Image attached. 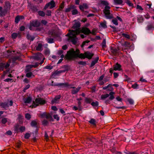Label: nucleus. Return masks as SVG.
Segmentation results:
<instances>
[{"label":"nucleus","mask_w":154,"mask_h":154,"mask_svg":"<svg viewBox=\"0 0 154 154\" xmlns=\"http://www.w3.org/2000/svg\"><path fill=\"white\" fill-rule=\"evenodd\" d=\"M93 55V54L92 53L89 52H85L84 54H79V50L77 49L75 51L72 49L67 52L66 57L68 60H72L77 57L82 58H85L86 57L90 59L92 58Z\"/></svg>","instance_id":"1"},{"label":"nucleus","mask_w":154,"mask_h":154,"mask_svg":"<svg viewBox=\"0 0 154 154\" xmlns=\"http://www.w3.org/2000/svg\"><path fill=\"white\" fill-rule=\"evenodd\" d=\"M80 32V30L78 29H76L75 30H69V32L66 35V36L68 37L67 41L75 45L78 40L76 35L79 34Z\"/></svg>","instance_id":"2"},{"label":"nucleus","mask_w":154,"mask_h":154,"mask_svg":"<svg viewBox=\"0 0 154 154\" xmlns=\"http://www.w3.org/2000/svg\"><path fill=\"white\" fill-rule=\"evenodd\" d=\"M101 3L105 5L104 9L103 10V13L107 19H110L112 18V15L110 14L109 9L110 7L108 6L109 3L106 1L102 0Z\"/></svg>","instance_id":"3"},{"label":"nucleus","mask_w":154,"mask_h":154,"mask_svg":"<svg viewBox=\"0 0 154 154\" xmlns=\"http://www.w3.org/2000/svg\"><path fill=\"white\" fill-rule=\"evenodd\" d=\"M45 103V100L41 98H36L35 100L33 101L32 106L34 107H35L39 105L44 104Z\"/></svg>","instance_id":"4"},{"label":"nucleus","mask_w":154,"mask_h":154,"mask_svg":"<svg viewBox=\"0 0 154 154\" xmlns=\"http://www.w3.org/2000/svg\"><path fill=\"white\" fill-rule=\"evenodd\" d=\"M55 6V2L54 0H52L45 5L44 9H46L48 8H49L50 9H52Z\"/></svg>","instance_id":"5"},{"label":"nucleus","mask_w":154,"mask_h":154,"mask_svg":"<svg viewBox=\"0 0 154 154\" xmlns=\"http://www.w3.org/2000/svg\"><path fill=\"white\" fill-rule=\"evenodd\" d=\"M121 65L119 64L118 63H117L113 66V69L111 68L110 69L109 72L110 73H112L113 71L114 70L115 71L118 70L120 71L121 70Z\"/></svg>","instance_id":"6"},{"label":"nucleus","mask_w":154,"mask_h":154,"mask_svg":"<svg viewBox=\"0 0 154 154\" xmlns=\"http://www.w3.org/2000/svg\"><path fill=\"white\" fill-rule=\"evenodd\" d=\"M40 24V23L37 20H35L31 22L30 26L29 27V29L30 30H32V27H38L39 26Z\"/></svg>","instance_id":"7"},{"label":"nucleus","mask_w":154,"mask_h":154,"mask_svg":"<svg viewBox=\"0 0 154 154\" xmlns=\"http://www.w3.org/2000/svg\"><path fill=\"white\" fill-rule=\"evenodd\" d=\"M41 117L42 118H45L48 119H50L51 120H52V116L49 113H47L46 112H44L40 115Z\"/></svg>","instance_id":"8"},{"label":"nucleus","mask_w":154,"mask_h":154,"mask_svg":"<svg viewBox=\"0 0 154 154\" xmlns=\"http://www.w3.org/2000/svg\"><path fill=\"white\" fill-rule=\"evenodd\" d=\"M13 101L12 100H10L9 101V104H8V103H2L1 104V106L2 107L4 108L5 109L9 107V106H11L13 105Z\"/></svg>","instance_id":"9"},{"label":"nucleus","mask_w":154,"mask_h":154,"mask_svg":"<svg viewBox=\"0 0 154 154\" xmlns=\"http://www.w3.org/2000/svg\"><path fill=\"white\" fill-rule=\"evenodd\" d=\"M38 63H36L35 65H28L26 66L25 70L26 72H28L29 71L30 69L32 67H36L38 66Z\"/></svg>","instance_id":"10"},{"label":"nucleus","mask_w":154,"mask_h":154,"mask_svg":"<svg viewBox=\"0 0 154 154\" xmlns=\"http://www.w3.org/2000/svg\"><path fill=\"white\" fill-rule=\"evenodd\" d=\"M81 31L84 34L87 35L91 33L89 29L87 28L83 27L81 30Z\"/></svg>","instance_id":"11"},{"label":"nucleus","mask_w":154,"mask_h":154,"mask_svg":"<svg viewBox=\"0 0 154 154\" xmlns=\"http://www.w3.org/2000/svg\"><path fill=\"white\" fill-rule=\"evenodd\" d=\"M60 95L56 96L53 99L51 100V103L52 104H53L54 103H58L59 101V100L60 99Z\"/></svg>","instance_id":"12"},{"label":"nucleus","mask_w":154,"mask_h":154,"mask_svg":"<svg viewBox=\"0 0 154 154\" xmlns=\"http://www.w3.org/2000/svg\"><path fill=\"white\" fill-rule=\"evenodd\" d=\"M88 8V5L86 3H84L82 5H80L79 6V9L82 11H84L85 9H87Z\"/></svg>","instance_id":"13"},{"label":"nucleus","mask_w":154,"mask_h":154,"mask_svg":"<svg viewBox=\"0 0 154 154\" xmlns=\"http://www.w3.org/2000/svg\"><path fill=\"white\" fill-rule=\"evenodd\" d=\"M81 88V87L79 86L77 88H74L71 90V93L72 94H75L77 93Z\"/></svg>","instance_id":"14"},{"label":"nucleus","mask_w":154,"mask_h":154,"mask_svg":"<svg viewBox=\"0 0 154 154\" xmlns=\"http://www.w3.org/2000/svg\"><path fill=\"white\" fill-rule=\"evenodd\" d=\"M43 55L41 53H38L34 56V59L38 60L41 59Z\"/></svg>","instance_id":"15"},{"label":"nucleus","mask_w":154,"mask_h":154,"mask_svg":"<svg viewBox=\"0 0 154 154\" xmlns=\"http://www.w3.org/2000/svg\"><path fill=\"white\" fill-rule=\"evenodd\" d=\"M122 45V46L125 48L124 49H123L122 50L126 52V48H128L130 46V44L128 42H125Z\"/></svg>","instance_id":"16"},{"label":"nucleus","mask_w":154,"mask_h":154,"mask_svg":"<svg viewBox=\"0 0 154 154\" xmlns=\"http://www.w3.org/2000/svg\"><path fill=\"white\" fill-rule=\"evenodd\" d=\"M75 8V7L73 5H71L68 6L67 8L65 9V12H68L70 11H72L73 9H74Z\"/></svg>","instance_id":"17"},{"label":"nucleus","mask_w":154,"mask_h":154,"mask_svg":"<svg viewBox=\"0 0 154 154\" xmlns=\"http://www.w3.org/2000/svg\"><path fill=\"white\" fill-rule=\"evenodd\" d=\"M137 22L139 23H141L143 22L144 19L141 15H138L137 16Z\"/></svg>","instance_id":"18"},{"label":"nucleus","mask_w":154,"mask_h":154,"mask_svg":"<svg viewBox=\"0 0 154 154\" xmlns=\"http://www.w3.org/2000/svg\"><path fill=\"white\" fill-rule=\"evenodd\" d=\"M24 17L23 16H17L15 18V22L16 23H18L19 21L22 19H23Z\"/></svg>","instance_id":"19"},{"label":"nucleus","mask_w":154,"mask_h":154,"mask_svg":"<svg viewBox=\"0 0 154 154\" xmlns=\"http://www.w3.org/2000/svg\"><path fill=\"white\" fill-rule=\"evenodd\" d=\"M109 96L108 94H102L100 96V99L102 100H104Z\"/></svg>","instance_id":"20"},{"label":"nucleus","mask_w":154,"mask_h":154,"mask_svg":"<svg viewBox=\"0 0 154 154\" xmlns=\"http://www.w3.org/2000/svg\"><path fill=\"white\" fill-rule=\"evenodd\" d=\"M99 59L98 57H97L93 61H92L91 64V66L92 67L97 63Z\"/></svg>","instance_id":"21"},{"label":"nucleus","mask_w":154,"mask_h":154,"mask_svg":"<svg viewBox=\"0 0 154 154\" xmlns=\"http://www.w3.org/2000/svg\"><path fill=\"white\" fill-rule=\"evenodd\" d=\"M63 72L62 71H56L52 75L53 78H55L56 76L58 75L60 73Z\"/></svg>","instance_id":"22"},{"label":"nucleus","mask_w":154,"mask_h":154,"mask_svg":"<svg viewBox=\"0 0 154 154\" xmlns=\"http://www.w3.org/2000/svg\"><path fill=\"white\" fill-rule=\"evenodd\" d=\"M115 94V93L113 92H111L109 93V95H110V96L109 97V99L110 100H112L115 98V97L113 95V94Z\"/></svg>","instance_id":"23"},{"label":"nucleus","mask_w":154,"mask_h":154,"mask_svg":"<svg viewBox=\"0 0 154 154\" xmlns=\"http://www.w3.org/2000/svg\"><path fill=\"white\" fill-rule=\"evenodd\" d=\"M67 84L66 83H59L56 84L55 85H54V86H62L64 87H65V85H67ZM52 85H53L52 84Z\"/></svg>","instance_id":"24"},{"label":"nucleus","mask_w":154,"mask_h":154,"mask_svg":"<svg viewBox=\"0 0 154 154\" xmlns=\"http://www.w3.org/2000/svg\"><path fill=\"white\" fill-rule=\"evenodd\" d=\"M111 52L114 55H116L118 52L119 49L116 48H112L111 49Z\"/></svg>","instance_id":"25"},{"label":"nucleus","mask_w":154,"mask_h":154,"mask_svg":"<svg viewBox=\"0 0 154 154\" xmlns=\"http://www.w3.org/2000/svg\"><path fill=\"white\" fill-rule=\"evenodd\" d=\"M80 26V23L79 22H77L75 23L73 26V27L74 28H79Z\"/></svg>","instance_id":"26"},{"label":"nucleus","mask_w":154,"mask_h":154,"mask_svg":"<svg viewBox=\"0 0 154 154\" xmlns=\"http://www.w3.org/2000/svg\"><path fill=\"white\" fill-rule=\"evenodd\" d=\"M98 102L97 101L95 102H92L91 103V105L93 106L97 107L98 106Z\"/></svg>","instance_id":"27"},{"label":"nucleus","mask_w":154,"mask_h":154,"mask_svg":"<svg viewBox=\"0 0 154 154\" xmlns=\"http://www.w3.org/2000/svg\"><path fill=\"white\" fill-rule=\"evenodd\" d=\"M122 35L123 37H125V38L129 39L130 38V36L129 34L126 33H123L122 34Z\"/></svg>","instance_id":"28"},{"label":"nucleus","mask_w":154,"mask_h":154,"mask_svg":"<svg viewBox=\"0 0 154 154\" xmlns=\"http://www.w3.org/2000/svg\"><path fill=\"white\" fill-rule=\"evenodd\" d=\"M31 101V98L30 97H28L24 100V102L25 103H29Z\"/></svg>","instance_id":"29"},{"label":"nucleus","mask_w":154,"mask_h":154,"mask_svg":"<svg viewBox=\"0 0 154 154\" xmlns=\"http://www.w3.org/2000/svg\"><path fill=\"white\" fill-rule=\"evenodd\" d=\"M42 45L41 44H38L36 47V49L37 51H41L42 50Z\"/></svg>","instance_id":"30"},{"label":"nucleus","mask_w":154,"mask_h":154,"mask_svg":"<svg viewBox=\"0 0 154 154\" xmlns=\"http://www.w3.org/2000/svg\"><path fill=\"white\" fill-rule=\"evenodd\" d=\"M26 76L28 78H30L32 76L34 77V75L32 74V72H30L26 74Z\"/></svg>","instance_id":"31"},{"label":"nucleus","mask_w":154,"mask_h":154,"mask_svg":"<svg viewBox=\"0 0 154 154\" xmlns=\"http://www.w3.org/2000/svg\"><path fill=\"white\" fill-rule=\"evenodd\" d=\"M72 15H74L77 14L78 13V11L75 8L72 11Z\"/></svg>","instance_id":"32"},{"label":"nucleus","mask_w":154,"mask_h":154,"mask_svg":"<svg viewBox=\"0 0 154 154\" xmlns=\"http://www.w3.org/2000/svg\"><path fill=\"white\" fill-rule=\"evenodd\" d=\"M66 83L67 84V85H65V87H67L69 88H74L75 87H74L73 85L71 84H69L67 83Z\"/></svg>","instance_id":"33"},{"label":"nucleus","mask_w":154,"mask_h":154,"mask_svg":"<svg viewBox=\"0 0 154 154\" xmlns=\"http://www.w3.org/2000/svg\"><path fill=\"white\" fill-rule=\"evenodd\" d=\"M114 2L117 4H122L123 1L122 0H114Z\"/></svg>","instance_id":"34"},{"label":"nucleus","mask_w":154,"mask_h":154,"mask_svg":"<svg viewBox=\"0 0 154 154\" xmlns=\"http://www.w3.org/2000/svg\"><path fill=\"white\" fill-rule=\"evenodd\" d=\"M38 13L40 16L43 17L45 15V13L42 11H39L38 12Z\"/></svg>","instance_id":"35"},{"label":"nucleus","mask_w":154,"mask_h":154,"mask_svg":"<svg viewBox=\"0 0 154 154\" xmlns=\"http://www.w3.org/2000/svg\"><path fill=\"white\" fill-rule=\"evenodd\" d=\"M25 118L28 120L30 119L31 117L29 113H26L25 114Z\"/></svg>","instance_id":"36"},{"label":"nucleus","mask_w":154,"mask_h":154,"mask_svg":"<svg viewBox=\"0 0 154 154\" xmlns=\"http://www.w3.org/2000/svg\"><path fill=\"white\" fill-rule=\"evenodd\" d=\"M139 85L136 83L132 85V87L134 89H137L138 88Z\"/></svg>","instance_id":"37"},{"label":"nucleus","mask_w":154,"mask_h":154,"mask_svg":"<svg viewBox=\"0 0 154 154\" xmlns=\"http://www.w3.org/2000/svg\"><path fill=\"white\" fill-rule=\"evenodd\" d=\"M128 101L131 104H133L134 103L133 100L129 98L128 99Z\"/></svg>","instance_id":"38"},{"label":"nucleus","mask_w":154,"mask_h":154,"mask_svg":"<svg viewBox=\"0 0 154 154\" xmlns=\"http://www.w3.org/2000/svg\"><path fill=\"white\" fill-rule=\"evenodd\" d=\"M48 42L49 43H51L54 42V39L52 38H49L47 39Z\"/></svg>","instance_id":"39"},{"label":"nucleus","mask_w":154,"mask_h":154,"mask_svg":"<svg viewBox=\"0 0 154 154\" xmlns=\"http://www.w3.org/2000/svg\"><path fill=\"white\" fill-rule=\"evenodd\" d=\"M100 26L103 28H106L107 27V26L106 24V23L105 22L102 23H100Z\"/></svg>","instance_id":"40"},{"label":"nucleus","mask_w":154,"mask_h":154,"mask_svg":"<svg viewBox=\"0 0 154 154\" xmlns=\"http://www.w3.org/2000/svg\"><path fill=\"white\" fill-rule=\"evenodd\" d=\"M112 22L113 23L116 25H118V23L117 19H113L112 20Z\"/></svg>","instance_id":"41"},{"label":"nucleus","mask_w":154,"mask_h":154,"mask_svg":"<svg viewBox=\"0 0 154 154\" xmlns=\"http://www.w3.org/2000/svg\"><path fill=\"white\" fill-rule=\"evenodd\" d=\"M17 36V34L16 33H13L11 35L12 37L14 39Z\"/></svg>","instance_id":"42"},{"label":"nucleus","mask_w":154,"mask_h":154,"mask_svg":"<svg viewBox=\"0 0 154 154\" xmlns=\"http://www.w3.org/2000/svg\"><path fill=\"white\" fill-rule=\"evenodd\" d=\"M85 100L86 102L88 103H90L92 101V100L88 98H86L85 99Z\"/></svg>","instance_id":"43"},{"label":"nucleus","mask_w":154,"mask_h":154,"mask_svg":"<svg viewBox=\"0 0 154 154\" xmlns=\"http://www.w3.org/2000/svg\"><path fill=\"white\" fill-rule=\"evenodd\" d=\"M101 46L103 48H104L106 47V41L105 39H104L103 41L102 44Z\"/></svg>","instance_id":"44"},{"label":"nucleus","mask_w":154,"mask_h":154,"mask_svg":"<svg viewBox=\"0 0 154 154\" xmlns=\"http://www.w3.org/2000/svg\"><path fill=\"white\" fill-rule=\"evenodd\" d=\"M90 42V41H84L82 43V44L81 45V47L82 48H83L84 46H85L86 45V43H88Z\"/></svg>","instance_id":"45"},{"label":"nucleus","mask_w":154,"mask_h":154,"mask_svg":"<svg viewBox=\"0 0 154 154\" xmlns=\"http://www.w3.org/2000/svg\"><path fill=\"white\" fill-rule=\"evenodd\" d=\"M37 124V122L35 121H33L31 122V125L32 126H35Z\"/></svg>","instance_id":"46"},{"label":"nucleus","mask_w":154,"mask_h":154,"mask_svg":"<svg viewBox=\"0 0 154 154\" xmlns=\"http://www.w3.org/2000/svg\"><path fill=\"white\" fill-rule=\"evenodd\" d=\"M45 54L46 55H49L50 53V51L49 49H46L45 51Z\"/></svg>","instance_id":"47"},{"label":"nucleus","mask_w":154,"mask_h":154,"mask_svg":"<svg viewBox=\"0 0 154 154\" xmlns=\"http://www.w3.org/2000/svg\"><path fill=\"white\" fill-rule=\"evenodd\" d=\"M89 122L94 125H95V119H91L90 121Z\"/></svg>","instance_id":"48"},{"label":"nucleus","mask_w":154,"mask_h":154,"mask_svg":"<svg viewBox=\"0 0 154 154\" xmlns=\"http://www.w3.org/2000/svg\"><path fill=\"white\" fill-rule=\"evenodd\" d=\"M48 121L46 120H44L42 122V124L44 125H46L48 124Z\"/></svg>","instance_id":"49"},{"label":"nucleus","mask_w":154,"mask_h":154,"mask_svg":"<svg viewBox=\"0 0 154 154\" xmlns=\"http://www.w3.org/2000/svg\"><path fill=\"white\" fill-rule=\"evenodd\" d=\"M30 135L29 133H26L24 137L26 139H28L30 137Z\"/></svg>","instance_id":"50"},{"label":"nucleus","mask_w":154,"mask_h":154,"mask_svg":"<svg viewBox=\"0 0 154 154\" xmlns=\"http://www.w3.org/2000/svg\"><path fill=\"white\" fill-rule=\"evenodd\" d=\"M7 119L5 118L3 119L2 120V123L4 124H5V123H6V122H7Z\"/></svg>","instance_id":"51"},{"label":"nucleus","mask_w":154,"mask_h":154,"mask_svg":"<svg viewBox=\"0 0 154 154\" xmlns=\"http://www.w3.org/2000/svg\"><path fill=\"white\" fill-rule=\"evenodd\" d=\"M116 99L117 101L121 102V104H122V98H120L119 97H116Z\"/></svg>","instance_id":"52"},{"label":"nucleus","mask_w":154,"mask_h":154,"mask_svg":"<svg viewBox=\"0 0 154 154\" xmlns=\"http://www.w3.org/2000/svg\"><path fill=\"white\" fill-rule=\"evenodd\" d=\"M54 119H56L57 121H58L60 119L59 117L57 115H55L53 116Z\"/></svg>","instance_id":"53"},{"label":"nucleus","mask_w":154,"mask_h":154,"mask_svg":"<svg viewBox=\"0 0 154 154\" xmlns=\"http://www.w3.org/2000/svg\"><path fill=\"white\" fill-rule=\"evenodd\" d=\"M52 68V66H47L45 67V68L50 70Z\"/></svg>","instance_id":"54"},{"label":"nucleus","mask_w":154,"mask_h":154,"mask_svg":"<svg viewBox=\"0 0 154 154\" xmlns=\"http://www.w3.org/2000/svg\"><path fill=\"white\" fill-rule=\"evenodd\" d=\"M51 11L49 10L47 11L46 15L48 16H50L51 15Z\"/></svg>","instance_id":"55"},{"label":"nucleus","mask_w":154,"mask_h":154,"mask_svg":"<svg viewBox=\"0 0 154 154\" xmlns=\"http://www.w3.org/2000/svg\"><path fill=\"white\" fill-rule=\"evenodd\" d=\"M25 127L24 126H22L20 128V130L22 132H23L25 130Z\"/></svg>","instance_id":"56"},{"label":"nucleus","mask_w":154,"mask_h":154,"mask_svg":"<svg viewBox=\"0 0 154 154\" xmlns=\"http://www.w3.org/2000/svg\"><path fill=\"white\" fill-rule=\"evenodd\" d=\"M63 51L62 50H59L58 52V54L59 55H60L61 54H63Z\"/></svg>","instance_id":"57"},{"label":"nucleus","mask_w":154,"mask_h":154,"mask_svg":"<svg viewBox=\"0 0 154 154\" xmlns=\"http://www.w3.org/2000/svg\"><path fill=\"white\" fill-rule=\"evenodd\" d=\"M5 66V64L2 63H0V69H2Z\"/></svg>","instance_id":"58"},{"label":"nucleus","mask_w":154,"mask_h":154,"mask_svg":"<svg viewBox=\"0 0 154 154\" xmlns=\"http://www.w3.org/2000/svg\"><path fill=\"white\" fill-rule=\"evenodd\" d=\"M78 63L82 65H84L86 64V62L84 61H80Z\"/></svg>","instance_id":"59"},{"label":"nucleus","mask_w":154,"mask_h":154,"mask_svg":"<svg viewBox=\"0 0 154 154\" xmlns=\"http://www.w3.org/2000/svg\"><path fill=\"white\" fill-rule=\"evenodd\" d=\"M52 109L54 111H57V110L56 107L54 106H52L51 107Z\"/></svg>","instance_id":"60"},{"label":"nucleus","mask_w":154,"mask_h":154,"mask_svg":"<svg viewBox=\"0 0 154 154\" xmlns=\"http://www.w3.org/2000/svg\"><path fill=\"white\" fill-rule=\"evenodd\" d=\"M137 9H139L140 10L142 11L143 10V9L142 8V7L141 6H140L138 5H137Z\"/></svg>","instance_id":"61"},{"label":"nucleus","mask_w":154,"mask_h":154,"mask_svg":"<svg viewBox=\"0 0 154 154\" xmlns=\"http://www.w3.org/2000/svg\"><path fill=\"white\" fill-rule=\"evenodd\" d=\"M41 23L45 25L47 23V22L45 20H42L41 21Z\"/></svg>","instance_id":"62"},{"label":"nucleus","mask_w":154,"mask_h":154,"mask_svg":"<svg viewBox=\"0 0 154 154\" xmlns=\"http://www.w3.org/2000/svg\"><path fill=\"white\" fill-rule=\"evenodd\" d=\"M126 3L128 4L129 6H132V3L129 1H127L126 2Z\"/></svg>","instance_id":"63"},{"label":"nucleus","mask_w":154,"mask_h":154,"mask_svg":"<svg viewBox=\"0 0 154 154\" xmlns=\"http://www.w3.org/2000/svg\"><path fill=\"white\" fill-rule=\"evenodd\" d=\"M113 74H114V77L115 78H117L119 75L117 73H116V72H114Z\"/></svg>","instance_id":"64"}]
</instances>
